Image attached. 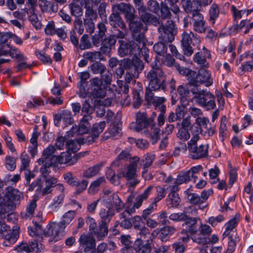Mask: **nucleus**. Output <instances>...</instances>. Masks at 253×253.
Wrapping results in <instances>:
<instances>
[{
  "label": "nucleus",
  "instance_id": "obj_1",
  "mask_svg": "<svg viewBox=\"0 0 253 253\" xmlns=\"http://www.w3.org/2000/svg\"><path fill=\"white\" fill-rule=\"evenodd\" d=\"M151 69L147 73L146 78L149 82L145 91V99L148 102L152 101L154 94L153 91L167 90V84L164 77V72L160 66L156 62L151 64Z\"/></svg>",
  "mask_w": 253,
  "mask_h": 253
},
{
  "label": "nucleus",
  "instance_id": "obj_2",
  "mask_svg": "<svg viewBox=\"0 0 253 253\" xmlns=\"http://www.w3.org/2000/svg\"><path fill=\"white\" fill-rule=\"evenodd\" d=\"M193 99L199 105L207 110L213 109L215 107V96L210 91L201 89L199 87H191Z\"/></svg>",
  "mask_w": 253,
  "mask_h": 253
},
{
  "label": "nucleus",
  "instance_id": "obj_3",
  "mask_svg": "<svg viewBox=\"0 0 253 253\" xmlns=\"http://www.w3.org/2000/svg\"><path fill=\"white\" fill-rule=\"evenodd\" d=\"M21 197L22 194L18 190L8 188L5 194L6 200L1 205V212L9 213L14 211L20 204Z\"/></svg>",
  "mask_w": 253,
  "mask_h": 253
},
{
  "label": "nucleus",
  "instance_id": "obj_4",
  "mask_svg": "<svg viewBox=\"0 0 253 253\" xmlns=\"http://www.w3.org/2000/svg\"><path fill=\"white\" fill-rule=\"evenodd\" d=\"M139 162V158L138 157L133 158L132 161L126 166L125 171L123 172V177H125L127 180L126 185L129 187L133 188L140 182V180L137 178L136 173Z\"/></svg>",
  "mask_w": 253,
  "mask_h": 253
},
{
  "label": "nucleus",
  "instance_id": "obj_5",
  "mask_svg": "<svg viewBox=\"0 0 253 253\" xmlns=\"http://www.w3.org/2000/svg\"><path fill=\"white\" fill-rule=\"evenodd\" d=\"M191 75L193 77L190 80V86L192 87H199L203 84H205L206 86L208 87L212 84L211 73L205 69H200L198 74L194 71Z\"/></svg>",
  "mask_w": 253,
  "mask_h": 253
},
{
  "label": "nucleus",
  "instance_id": "obj_6",
  "mask_svg": "<svg viewBox=\"0 0 253 253\" xmlns=\"http://www.w3.org/2000/svg\"><path fill=\"white\" fill-rule=\"evenodd\" d=\"M158 26H159L158 28L159 40L166 43L171 42L174 39L173 34L174 25L172 21L168 22V24L165 25H163L161 21V24Z\"/></svg>",
  "mask_w": 253,
  "mask_h": 253
},
{
  "label": "nucleus",
  "instance_id": "obj_7",
  "mask_svg": "<svg viewBox=\"0 0 253 253\" xmlns=\"http://www.w3.org/2000/svg\"><path fill=\"white\" fill-rule=\"evenodd\" d=\"M124 67L127 72L133 75L134 78H137L139 74L144 69L143 62L139 58H133L132 60L128 59L124 60Z\"/></svg>",
  "mask_w": 253,
  "mask_h": 253
},
{
  "label": "nucleus",
  "instance_id": "obj_8",
  "mask_svg": "<svg viewBox=\"0 0 253 253\" xmlns=\"http://www.w3.org/2000/svg\"><path fill=\"white\" fill-rule=\"evenodd\" d=\"M0 234L4 239L3 245L5 247H8L10 244H14L19 236L18 232L11 231L9 226L1 221H0Z\"/></svg>",
  "mask_w": 253,
  "mask_h": 253
},
{
  "label": "nucleus",
  "instance_id": "obj_9",
  "mask_svg": "<svg viewBox=\"0 0 253 253\" xmlns=\"http://www.w3.org/2000/svg\"><path fill=\"white\" fill-rule=\"evenodd\" d=\"M169 218L171 220L176 222L184 221L185 224L190 227L189 232L191 233H195L197 231V229L193 227L197 222V218L190 217L184 212L173 213L169 215Z\"/></svg>",
  "mask_w": 253,
  "mask_h": 253
},
{
  "label": "nucleus",
  "instance_id": "obj_10",
  "mask_svg": "<svg viewBox=\"0 0 253 253\" xmlns=\"http://www.w3.org/2000/svg\"><path fill=\"white\" fill-rule=\"evenodd\" d=\"M129 27L134 41L143 42L145 39L144 32L146 30L143 24L140 21L133 20L129 22Z\"/></svg>",
  "mask_w": 253,
  "mask_h": 253
},
{
  "label": "nucleus",
  "instance_id": "obj_11",
  "mask_svg": "<svg viewBox=\"0 0 253 253\" xmlns=\"http://www.w3.org/2000/svg\"><path fill=\"white\" fill-rule=\"evenodd\" d=\"M185 193L190 203L200 205L204 203L208 200L209 196L212 194L213 191L212 189L204 190L201 193V196L196 193H191L190 189L186 190Z\"/></svg>",
  "mask_w": 253,
  "mask_h": 253
},
{
  "label": "nucleus",
  "instance_id": "obj_12",
  "mask_svg": "<svg viewBox=\"0 0 253 253\" xmlns=\"http://www.w3.org/2000/svg\"><path fill=\"white\" fill-rule=\"evenodd\" d=\"M119 43H120V47L118 49V52L121 56L123 57L128 54H133L134 56V54L138 53L139 47L135 41L125 42L121 40L119 41Z\"/></svg>",
  "mask_w": 253,
  "mask_h": 253
},
{
  "label": "nucleus",
  "instance_id": "obj_13",
  "mask_svg": "<svg viewBox=\"0 0 253 253\" xmlns=\"http://www.w3.org/2000/svg\"><path fill=\"white\" fill-rule=\"evenodd\" d=\"M56 149L53 145H50L45 149L42 154V158L38 160L40 165L45 164L52 166L57 164L58 156L54 155Z\"/></svg>",
  "mask_w": 253,
  "mask_h": 253
},
{
  "label": "nucleus",
  "instance_id": "obj_14",
  "mask_svg": "<svg viewBox=\"0 0 253 253\" xmlns=\"http://www.w3.org/2000/svg\"><path fill=\"white\" fill-rule=\"evenodd\" d=\"M91 96L94 99H102L106 95V87L99 79L94 78L91 80Z\"/></svg>",
  "mask_w": 253,
  "mask_h": 253
},
{
  "label": "nucleus",
  "instance_id": "obj_15",
  "mask_svg": "<svg viewBox=\"0 0 253 253\" xmlns=\"http://www.w3.org/2000/svg\"><path fill=\"white\" fill-rule=\"evenodd\" d=\"M153 123V119H148L145 112H138L136 114V123L131 124V128L139 132Z\"/></svg>",
  "mask_w": 253,
  "mask_h": 253
},
{
  "label": "nucleus",
  "instance_id": "obj_16",
  "mask_svg": "<svg viewBox=\"0 0 253 253\" xmlns=\"http://www.w3.org/2000/svg\"><path fill=\"white\" fill-rule=\"evenodd\" d=\"M176 126L178 127V131L176 134L177 137L184 141L188 140L190 137L189 130L192 127L190 118L189 117L183 119L181 123H177Z\"/></svg>",
  "mask_w": 253,
  "mask_h": 253
},
{
  "label": "nucleus",
  "instance_id": "obj_17",
  "mask_svg": "<svg viewBox=\"0 0 253 253\" xmlns=\"http://www.w3.org/2000/svg\"><path fill=\"white\" fill-rule=\"evenodd\" d=\"M113 11H119L125 14V18L127 21L130 22L135 19L136 15L135 11L133 7L129 3L121 2L119 4H114L112 6Z\"/></svg>",
  "mask_w": 253,
  "mask_h": 253
},
{
  "label": "nucleus",
  "instance_id": "obj_18",
  "mask_svg": "<svg viewBox=\"0 0 253 253\" xmlns=\"http://www.w3.org/2000/svg\"><path fill=\"white\" fill-rule=\"evenodd\" d=\"M137 8L140 19L145 23L152 24L155 26H158L161 24V21L159 18L147 12V8L145 6H142Z\"/></svg>",
  "mask_w": 253,
  "mask_h": 253
},
{
  "label": "nucleus",
  "instance_id": "obj_19",
  "mask_svg": "<svg viewBox=\"0 0 253 253\" xmlns=\"http://www.w3.org/2000/svg\"><path fill=\"white\" fill-rule=\"evenodd\" d=\"M79 242L84 253H95V239L92 236L83 234L79 238Z\"/></svg>",
  "mask_w": 253,
  "mask_h": 253
},
{
  "label": "nucleus",
  "instance_id": "obj_20",
  "mask_svg": "<svg viewBox=\"0 0 253 253\" xmlns=\"http://www.w3.org/2000/svg\"><path fill=\"white\" fill-rule=\"evenodd\" d=\"M103 203L106 207H113L114 206L116 211L118 212L124 208V204L119 196L115 193H112L108 197H103Z\"/></svg>",
  "mask_w": 253,
  "mask_h": 253
},
{
  "label": "nucleus",
  "instance_id": "obj_21",
  "mask_svg": "<svg viewBox=\"0 0 253 253\" xmlns=\"http://www.w3.org/2000/svg\"><path fill=\"white\" fill-rule=\"evenodd\" d=\"M194 38L196 41H198V39L192 32H190L189 33L184 32L182 34L181 42L184 54L187 56H190L193 53V49L191 44L192 42V39Z\"/></svg>",
  "mask_w": 253,
  "mask_h": 253
},
{
  "label": "nucleus",
  "instance_id": "obj_22",
  "mask_svg": "<svg viewBox=\"0 0 253 253\" xmlns=\"http://www.w3.org/2000/svg\"><path fill=\"white\" fill-rule=\"evenodd\" d=\"M193 30L198 33H204L206 31L205 22L203 16L199 11H193Z\"/></svg>",
  "mask_w": 253,
  "mask_h": 253
},
{
  "label": "nucleus",
  "instance_id": "obj_23",
  "mask_svg": "<svg viewBox=\"0 0 253 253\" xmlns=\"http://www.w3.org/2000/svg\"><path fill=\"white\" fill-rule=\"evenodd\" d=\"M67 225L62 221L60 222H53L49 226L47 231V236L51 235L54 237H59L63 236L64 231Z\"/></svg>",
  "mask_w": 253,
  "mask_h": 253
},
{
  "label": "nucleus",
  "instance_id": "obj_24",
  "mask_svg": "<svg viewBox=\"0 0 253 253\" xmlns=\"http://www.w3.org/2000/svg\"><path fill=\"white\" fill-rule=\"evenodd\" d=\"M209 148V145H201L199 147H190V150H189L192 153L191 158L193 159H199L205 157L208 155V150Z\"/></svg>",
  "mask_w": 253,
  "mask_h": 253
},
{
  "label": "nucleus",
  "instance_id": "obj_25",
  "mask_svg": "<svg viewBox=\"0 0 253 253\" xmlns=\"http://www.w3.org/2000/svg\"><path fill=\"white\" fill-rule=\"evenodd\" d=\"M81 111V115L83 116L84 121H90L92 120V115L94 111L90 104L89 100L86 99L84 102Z\"/></svg>",
  "mask_w": 253,
  "mask_h": 253
},
{
  "label": "nucleus",
  "instance_id": "obj_26",
  "mask_svg": "<svg viewBox=\"0 0 253 253\" xmlns=\"http://www.w3.org/2000/svg\"><path fill=\"white\" fill-rule=\"evenodd\" d=\"M108 233V224L100 221L98 226H97L95 228L91 234L95 235L99 240H101L107 235Z\"/></svg>",
  "mask_w": 253,
  "mask_h": 253
},
{
  "label": "nucleus",
  "instance_id": "obj_27",
  "mask_svg": "<svg viewBox=\"0 0 253 253\" xmlns=\"http://www.w3.org/2000/svg\"><path fill=\"white\" fill-rule=\"evenodd\" d=\"M115 214L114 207H106V208L101 209L99 212V216L101 219L100 221L108 224Z\"/></svg>",
  "mask_w": 253,
  "mask_h": 253
},
{
  "label": "nucleus",
  "instance_id": "obj_28",
  "mask_svg": "<svg viewBox=\"0 0 253 253\" xmlns=\"http://www.w3.org/2000/svg\"><path fill=\"white\" fill-rule=\"evenodd\" d=\"M109 20L110 25L114 28H124L126 27L125 23L124 22L120 14L117 12V11H113L109 16Z\"/></svg>",
  "mask_w": 253,
  "mask_h": 253
},
{
  "label": "nucleus",
  "instance_id": "obj_29",
  "mask_svg": "<svg viewBox=\"0 0 253 253\" xmlns=\"http://www.w3.org/2000/svg\"><path fill=\"white\" fill-rule=\"evenodd\" d=\"M176 231V228L173 226L166 225L160 229V235L158 239L162 242L168 240V237L172 235Z\"/></svg>",
  "mask_w": 253,
  "mask_h": 253
},
{
  "label": "nucleus",
  "instance_id": "obj_30",
  "mask_svg": "<svg viewBox=\"0 0 253 253\" xmlns=\"http://www.w3.org/2000/svg\"><path fill=\"white\" fill-rule=\"evenodd\" d=\"M187 84H182L178 86L177 91L180 95V99L182 103H184L189 98L190 95L191 88L189 89Z\"/></svg>",
  "mask_w": 253,
  "mask_h": 253
},
{
  "label": "nucleus",
  "instance_id": "obj_31",
  "mask_svg": "<svg viewBox=\"0 0 253 253\" xmlns=\"http://www.w3.org/2000/svg\"><path fill=\"white\" fill-rule=\"evenodd\" d=\"M77 162V159L71 157L70 152H63L58 156L57 164H67L68 165H73Z\"/></svg>",
  "mask_w": 253,
  "mask_h": 253
},
{
  "label": "nucleus",
  "instance_id": "obj_32",
  "mask_svg": "<svg viewBox=\"0 0 253 253\" xmlns=\"http://www.w3.org/2000/svg\"><path fill=\"white\" fill-rule=\"evenodd\" d=\"M28 233L31 236L38 238H42L43 234L47 236V233L44 232L42 227L37 222H35L34 226L28 227Z\"/></svg>",
  "mask_w": 253,
  "mask_h": 253
},
{
  "label": "nucleus",
  "instance_id": "obj_33",
  "mask_svg": "<svg viewBox=\"0 0 253 253\" xmlns=\"http://www.w3.org/2000/svg\"><path fill=\"white\" fill-rule=\"evenodd\" d=\"M189 240V237H183L180 238L177 241L174 242L172 245L174 253H184L186 250L184 243H187Z\"/></svg>",
  "mask_w": 253,
  "mask_h": 253
},
{
  "label": "nucleus",
  "instance_id": "obj_34",
  "mask_svg": "<svg viewBox=\"0 0 253 253\" xmlns=\"http://www.w3.org/2000/svg\"><path fill=\"white\" fill-rule=\"evenodd\" d=\"M203 49L205 50V55H203L201 52H197L195 55L194 61L199 64L201 66L205 67H207L208 65L206 59V56L208 58H210L211 57V54L210 51L205 47H204Z\"/></svg>",
  "mask_w": 253,
  "mask_h": 253
},
{
  "label": "nucleus",
  "instance_id": "obj_35",
  "mask_svg": "<svg viewBox=\"0 0 253 253\" xmlns=\"http://www.w3.org/2000/svg\"><path fill=\"white\" fill-rule=\"evenodd\" d=\"M84 18L96 20L98 18V14L95 6H92V4L89 2L84 3Z\"/></svg>",
  "mask_w": 253,
  "mask_h": 253
},
{
  "label": "nucleus",
  "instance_id": "obj_36",
  "mask_svg": "<svg viewBox=\"0 0 253 253\" xmlns=\"http://www.w3.org/2000/svg\"><path fill=\"white\" fill-rule=\"evenodd\" d=\"M41 6L42 10L45 12L55 13L58 10V6L57 4L47 0H42Z\"/></svg>",
  "mask_w": 253,
  "mask_h": 253
},
{
  "label": "nucleus",
  "instance_id": "obj_37",
  "mask_svg": "<svg viewBox=\"0 0 253 253\" xmlns=\"http://www.w3.org/2000/svg\"><path fill=\"white\" fill-rule=\"evenodd\" d=\"M102 166L101 164H96L85 170L83 174L84 177L90 178L96 175L100 170Z\"/></svg>",
  "mask_w": 253,
  "mask_h": 253
},
{
  "label": "nucleus",
  "instance_id": "obj_38",
  "mask_svg": "<svg viewBox=\"0 0 253 253\" xmlns=\"http://www.w3.org/2000/svg\"><path fill=\"white\" fill-rule=\"evenodd\" d=\"M36 207L37 204L36 201L33 200L27 205L26 211L21 213V217L25 219L31 218L34 214Z\"/></svg>",
  "mask_w": 253,
  "mask_h": 253
},
{
  "label": "nucleus",
  "instance_id": "obj_39",
  "mask_svg": "<svg viewBox=\"0 0 253 253\" xmlns=\"http://www.w3.org/2000/svg\"><path fill=\"white\" fill-rule=\"evenodd\" d=\"M165 43L160 41L154 45L153 50L158 56H164L167 53L168 48Z\"/></svg>",
  "mask_w": 253,
  "mask_h": 253
},
{
  "label": "nucleus",
  "instance_id": "obj_40",
  "mask_svg": "<svg viewBox=\"0 0 253 253\" xmlns=\"http://www.w3.org/2000/svg\"><path fill=\"white\" fill-rule=\"evenodd\" d=\"M239 219V215L236 214L235 217L229 221L227 223L226 231L223 233V236L224 237L231 235V231L235 227Z\"/></svg>",
  "mask_w": 253,
  "mask_h": 253
},
{
  "label": "nucleus",
  "instance_id": "obj_41",
  "mask_svg": "<svg viewBox=\"0 0 253 253\" xmlns=\"http://www.w3.org/2000/svg\"><path fill=\"white\" fill-rule=\"evenodd\" d=\"M88 183V181L84 179L82 181H80L78 180L76 181L74 184L71 185L76 188V191L74 193L75 195H79L83 192L86 189Z\"/></svg>",
  "mask_w": 253,
  "mask_h": 253
},
{
  "label": "nucleus",
  "instance_id": "obj_42",
  "mask_svg": "<svg viewBox=\"0 0 253 253\" xmlns=\"http://www.w3.org/2000/svg\"><path fill=\"white\" fill-rule=\"evenodd\" d=\"M81 144H82L80 142V139L78 140H68L66 142V148L69 152L72 153L76 152L81 147Z\"/></svg>",
  "mask_w": 253,
  "mask_h": 253
},
{
  "label": "nucleus",
  "instance_id": "obj_43",
  "mask_svg": "<svg viewBox=\"0 0 253 253\" xmlns=\"http://www.w3.org/2000/svg\"><path fill=\"white\" fill-rule=\"evenodd\" d=\"M71 14L75 18H80L83 13V9L78 4L72 3L69 5Z\"/></svg>",
  "mask_w": 253,
  "mask_h": 253
},
{
  "label": "nucleus",
  "instance_id": "obj_44",
  "mask_svg": "<svg viewBox=\"0 0 253 253\" xmlns=\"http://www.w3.org/2000/svg\"><path fill=\"white\" fill-rule=\"evenodd\" d=\"M77 127V133L78 134H83L88 132L90 127L89 121H84L83 118L80 121L79 126H75Z\"/></svg>",
  "mask_w": 253,
  "mask_h": 253
},
{
  "label": "nucleus",
  "instance_id": "obj_45",
  "mask_svg": "<svg viewBox=\"0 0 253 253\" xmlns=\"http://www.w3.org/2000/svg\"><path fill=\"white\" fill-rule=\"evenodd\" d=\"M83 57L90 62H94L96 60H101L103 59V56L100 51H88L85 52Z\"/></svg>",
  "mask_w": 253,
  "mask_h": 253
},
{
  "label": "nucleus",
  "instance_id": "obj_46",
  "mask_svg": "<svg viewBox=\"0 0 253 253\" xmlns=\"http://www.w3.org/2000/svg\"><path fill=\"white\" fill-rule=\"evenodd\" d=\"M131 157V154L127 150L122 151L117 157L116 159L112 163V166L118 167L119 162L122 160L127 161Z\"/></svg>",
  "mask_w": 253,
  "mask_h": 253
},
{
  "label": "nucleus",
  "instance_id": "obj_47",
  "mask_svg": "<svg viewBox=\"0 0 253 253\" xmlns=\"http://www.w3.org/2000/svg\"><path fill=\"white\" fill-rule=\"evenodd\" d=\"M107 4L106 2L103 1L99 4L97 7V14L103 22H107V17L106 15V7Z\"/></svg>",
  "mask_w": 253,
  "mask_h": 253
},
{
  "label": "nucleus",
  "instance_id": "obj_48",
  "mask_svg": "<svg viewBox=\"0 0 253 253\" xmlns=\"http://www.w3.org/2000/svg\"><path fill=\"white\" fill-rule=\"evenodd\" d=\"M106 126V122L102 121L98 123H95L92 127V133L95 136V138H98L100 133H101Z\"/></svg>",
  "mask_w": 253,
  "mask_h": 253
},
{
  "label": "nucleus",
  "instance_id": "obj_49",
  "mask_svg": "<svg viewBox=\"0 0 253 253\" xmlns=\"http://www.w3.org/2000/svg\"><path fill=\"white\" fill-rule=\"evenodd\" d=\"M90 69L93 74H102L106 70L105 66L99 62H95L90 66Z\"/></svg>",
  "mask_w": 253,
  "mask_h": 253
},
{
  "label": "nucleus",
  "instance_id": "obj_50",
  "mask_svg": "<svg viewBox=\"0 0 253 253\" xmlns=\"http://www.w3.org/2000/svg\"><path fill=\"white\" fill-rule=\"evenodd\" d=\"M64 195L60 193L57 197L54 198L53 201L49 206V208L53 211H56L58 208L60 207L64 200Z\"/></svg>",
  "mask_w": 253,
  "mask_h": 253
},
{
  "label": "nucleus",
  "instance_id": "obj_51",
  "mask_svg": "<svg viewBox=\"0 0 253 253\" xmlns=\"http://www.w3.org/2000/svg\"><path fill=\"white\" fill-rule=\"evenodd\" d=\"M146 39H144V40L143 42L140 41L136 42L137 43V46L139 47V52L138 54H134V56H135V57H136L137 56H146V55L148 54L149 51L148 49L146 46Z\"/></svg>",
  "mask_w": 253,
  "mask_h": 253
},
{
  "label": "nucleus",
  "instance_id": "obj_52",
  "mask_svg": "<svg viewBox=\"0 0 253 253\" xmlns=\"http://www.w3.org/2000/svg\"><path fill=\"white\" fill-rule=\"evenodd\" d=\"M202 169L203 168L202 166L198 165L192 167L190 169L187 171L186 172L187 174L189 175V181L193 179L194 181H195L198 178V176L196 175V174L202 171Z\"/></svg>",
  "mask_w": 253,
  "mask_h": 253
},
{
  "label": "nucleus",
  "instance_id": "obj_53",
  "mask_svg": "<svg viewBox=\"0 0 253 253\" xmlns=\"http://www.w3.org/2000/svg\"><path fill=\"white\" fill-rule=\"evenodd\" d=\"M152 131L150 133L147 132L146 134L149 136L152 144H155L160 138V129L158 127H154L152 128Z\"/></svg>",
  "mask_w": 253,
  "mask_h": 253
},
{
  "label": "nucleus",
  "instance_id": "obj_54",
  "mask_svg": "<svg viewBox=\"0 0 253 253\" xmlns=\"http://www.w3.org/2000/svg\"><path fill=\"white\" fill-rule=\"evenodd\" d=\"M147 8L151 12L158 14L160 11L159 3L156 0H149L147 3Z\"/></svg>",
  "mask_w": 253,
  "mask_h": 253
},
{
  "label": "nucleus",
  "instance_id": "obj_55",
  "mask_svg": "<svg viewBox=\"0 0 253 253\" xmlns=\"http://www.w3.org/2000/svg\"><path fill=\"white\" fill-rule=\"evenodd\" d=\"M101 83H104L106 87H107L111 85L112 81V73L107 70L104 73L101 74V79L99 80Z\"/></svg>",
  "mask_w": 253,
  "mask_h": 253
},
{
  "label": "nucleus",
  "instance_id": "obj_56",
  "mask_svg": "<svg viewBox=\"0 0 253 253\" xmlns=\"http://www.w3.org/2000/svg\"><path fill=\"white\" fill-rule=\"evenodd\" d=\"M83 20L84 25L86 32L89 34H92L94 32L95 28V24L93 22L94 20L84 18Z\"/></svg>",
  "mask_w": 253,
  "mask_h": 253
},
{
  "label": "nucleus",
  "instance_id": "obj_57",
  "mask_svg": "<svg viewBox=\"0 0 253 253\" xmlns=\"http://www.w3.org/2000/svg\"><path fill=\"white\" fill-rule=\"evenodd\" d=\"M219 13V10L218 5L215 3H213L210 9V18L211 21H212V23L214 24L215 19L218 17Z\"/></svg>",
  "mask_w": 253,
  "mask_h": 253
},
{
  "label": "nucleus",
  "instance_id": "obj_58",
  "mask_svg": "<svg viewBox=\"0 0 253 253\" xmlns=\"http://www.w3.org/2000/svg\"><path fill=\"white\" fill-rule=\"evenodd\" d=\"M106 175L107 178L113 184L119 185L120 184V180L119 179V177L116 176L115 171L112 169H108Z\"/></svg>",
  "mask_w": 253,
  "mask_h": 253
},
{
  "label": "nucleus",
  "instance_id": "obj_59",
  "mask_svg": "<svg viewBox=\"0 0 253 253\" xmlns=\"http://www.w3.org/2000/svg\"><path fill=\"white\" fill-rule=\"evenodd\" d=\"M160 10L161 11V17L162 19H166L167 18H169L171 16V12L169 10V8L166 3L163 2L161 3Z\"/></svg>",
  "mask_w": 253,
  "mask_h": 253
},
{
  "label": "nucleus",
  "instance_id": "obj_60",
  "mask_svg": "<svg viewBox=\"0 0 253 253\" xmlns=\"http://www.w3.org/2000/svg\"><path fill=\"white\" fill-rule=\"evenodd\" d=\"M168 199L172 207H177L180 203V199L176 193H170L168 196Z\"/></svg>",
  "mask_w": 253,
  "mask_h": 253
},
{
  "label": "nucleus",
  "instance_id": "obj_61",
  "mask_svg": "<svg viewBox=\"0 0 253 253\" xmlns=\"http://www.w3.org/2000/svg\"><path fill=\"white\" fill-rule=\"evenodd\" d=\"M80 48L81 50H84L85 49L89 48L91 46V42L89 40V37L87 35H84L81 39V43L80 44Z\"/></svg>",
  "mask_w": 253,
  "mask_h": 253
},
{
  "label": "nucleus",
  "instance_id": "obj_62",
  "mask_svg": "<svg viewBox=\"0 0 253 253\" xmlns=\"http://www.w3.org/2000/svg\"><path fill=\"white\" fill-rule=\"evenodd\" d=\"M187 103H182V105L177 107L175 109L176 118L178 120L182 119L187 113L186 106Z\"/></svg>",
  "mask_w": 253,
  "mask_h": 253
},
{
  "label": "nucleus",
  "instance_id": "obj_63",
  "mask_svg": "<svg viewBox=\"0 0 253 253\" xmlns=\"http://www.w3.org/2000/svg\"><path fill=\"white\" fill-rule=\"evenodd\" d=\"M20 158L22 163L21 170H27L30 162L29 155L26 152H23L21 155Z\"/></svg>",
  "mask_w": 253,
  "mask_h": 253
},
{
  "label": "nucleus",
  "instance_id": "obj_64",
  "mask_svg": "<svg viewBox=\"0 0 253 253\" xmlns=\"http://www.w3.org/2000/svg\"><path fill=\"white\" fill-rule=\"evenodd\" d=\"M14 250L18 253H30L31 250L30 247L26 243L22 242L15 247Z\"/></svg>",
  "mask_w": 253,
  "mask_h": 253
}]
</instances>
